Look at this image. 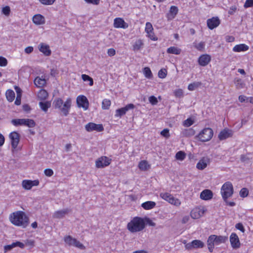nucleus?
I'll return each mask as SVG.
<instances>
[{
    "instance_id": "1",
    "label": "nucleus",
    "mask_w": 253,
    "mask_h": 253,
    "mask_svg": "<svg viewBox=\"0 0 253 253\" xmlns=\"http://www.w3.org/2000/svg\"><path fill=\"white\" fill-rule=\"evenodd\" d=\"M10 220L13 225L23 228H26L29 224V217L22 211L12 213L10 216Z\"/></svg>"
},
{
    "instance_id": "2",
    "label": "nucleus",
    "mask_w": 253,
    "mask_h": 253,
    "mask_svg": "<svg viewBox=\"0 0 253 253\" xmlns=\"http://www.w3.org/2000/svg\"><path fill=\"white\" fill-rule=\"evenodd\" d=\"M145 227L144 219L135 216L133 217L127 224V229L131 233H136L143 230Z\"/></svg>"
},
{
    "instance_id": "3",
    "label": "nucleus",
    "mask_w": 253,
    "mask_h": 253,
    "mask_svg": "<svg viewBox=\"0 0 253 253\" xmlns=\"http://www.w3.org/2000/svg\"><path fill=\"white\" fill-rule=\"evenodd\" d=\"M53 105L55 108L59 109L60 111L65 116H67L69 114V111L71 106V99L70 98L67 99L66 101L63 103L62 99L58 98L53 101Z\"/></svg>"
},
{
    "instance_id": "4",
    "label": "nucleus",
    "mask_w": 253,
    "mask_h": 253,
    "mask_svg": "<svg viewBox=\"0 0 253 253\" xmlns=\"http://www.w3.org/2000/svg\"><path fill=\"white\" fill-rule=\"evenodd\" d=\"M233 187L232 183L227 181L221 187V194L225 202H227V199L232 196L233 194Z\"/></svg>"
},
{
    "instance_id": "5",
    "label": "nucleus",
    "mask_w": 253,
    "mask_h": 253,
    "mask_svg": "<svg viewBox=\"0 0 253 253\" xmlns=\"http://www.w3.org/2000/svg\"><path fill=\"white\" fill-rule=\"evenodd\" d=\"M213 134L212 129L208 127L204 128L196 137L202 142H207L211 139Z\"/></svg>"
},
{
    "instance_id": "6",
    "label": "nucleus",
    "mask_w": 253,
    "mask_h": 253,
    "mask_svg": "<svg viewBox=\"0 0 253 253\" xmlns=\"http://www.w3.org/2000/svg\"><path fill=\"white\" fill-rule=\"evenodd\" d=\"M112 161L111 159L106 156H101L95 161V166L98 169H101L108 166Z\"/></svg>"
},
{
    "instance_id": "7",
    "label": "nucleus",
    "mask_w": 253,
    "mask_h": 253,
    "mask_svg": "<svg viewBox=\"0 0 253 253\" xmlns=\"http://www.w3.org/2000/svg\"><path fill=\"white\" fill-rule=\"evenodd\" d=\"M64 241L70 246H74L81 250H84L85 247L75 238H73L71 236H67L64 238Z\"/></svg>"
},
{
    "instance_id": "8",
    "label": "nucleus",
    "mask_w": 253,
    "mask_h": 253,
    "mask_svg": "<svg viewBox=\"0 0 253 253\" xmlns=\"http://www.w3.org/2000/svg\"><path fill=\"white\" fill-rule=\"evenodd\" d=\"M85 129L88 132H91L95 130L97 132H101L104 130L102 124H96L94 123H89L85 126Z\"/></svg>"
},
{
    "instance_id": "9",
    "label": "nucleus",
    "mask_w": 253,
    "mask_h": 253,
    "mask_svg": "<svg viewBox=\"0 0 253 253\" xmlns=\"http://www.w3.org/2000/svg\"><path fill=\"white\" fill-rule=\"evenodd\" d=\"M205 246L204 243L201 240H194L192 242L187 243L185 245V248L188 250H191L193 249L203 248Z\"/></svg>"
},
{
    "instance_id": "10",
    "label": "nucleus",
    "mask_w": 253,
    "mask_h": 253,
    "mask_svg": "<svg viewBox=\"0 0 253 253\" xmlns=\"http://www.w3.org/2000/svg\"><path fill=\"white\" fill-rule=\"evenodd\" d=\"M77 103L79 107H82L84 110L88 108L89 102L87 98L84 95H79L77 98Z\"/></svg>"
},
{
    "instance_id": "11",
    "label": "nucleus",
    "mask_w": 253,
    "mask_h": 253,
    "mask_svg": "<svg viewBox=\"0 0 253 253\" xmlns=\"http://www.w3.org/2000/svg\"><path fill=\"white\" fill-rule=\"evenodd\" d=\"M9 136L11 139L12 148L16 149L20 141V134L16 131H13L10 133Z\"/></svg>"
},
{
    "instance_id": "12",
    "label": "nucleus",
    "mask_w": 253,
    "mask_h": 253,
    "mask_svg": "<svg viewBox=\"0 0 253 253\" xmlns=\"http://www.w3.org/2000/svg\"><path fill=\"white\" fill-rule=\"evenodd\" d=\"M134 108L135 106L133 104H128L124 107L116 110L115 116L116 117H121L123 115H125L127 111L130 109H133Z\"/></svg>"
},
{
    "instance_id": "13",
    "label": "nucleus",
    "mask_w": 253,
    "mask_h": 253,
    "mask_svg": "<svg viewBox=\"0 0 253 253\" xmlns=\"http://www.w3.org/2000/svg\"><path fill=\"white\" fill-rule=\"evenodd\" d=\"M230 242L232 247L234 249L240 247V242L238 235L235 233H232L230 236Z\"/></svg>"
},
{
    "instance_id": "14",
    "label": "nucleus",
    "mask_w": 253,
    "mask_h": 253,
    "mask_svg": "<svg viewBox=\"0 0 253 253\" xmlns=\"http://www.w3.org/2000/svg\"><path fill=\"white\" fill-rule=\"evenodd\" d=\"M233 134V131L231 129L225 128L220 132L218 137L220 140H223L232 137Z\"/></svg>"
},
{
    "instance_id": "15",
    "label": "nucleus",
    "mask_w": 253,
    "mask_h": 253,
    "mask_svg": "<svg viewBox=\"0 0 253 253\" xmlns=\"http://www.w3.org/2000/svg\"><path fill=\"white\" fill-rule=\"evenodd\" d=\"M39 184L38 180H24L22 182V185L24 189L26 190H30L33 186H38Z\"/></svg>"
},
{
    "instance_id": "16",
    "label": "nucleus",
    "mask_w": 253,
    "mask_h": 253,
    "mask_svg": "<svg viewBox=\"0 0 253 253\" xmlns=\"http://www.w3.org/2000/svg\"><path fill=\"white\" fill-rule=\"evenodd\" d=\"M211 61V56L207 54L201 55L198 58V62L199 64L205 67L209 64Z\"/></svg>"
},
{
    "instance_id": "17",
    "label": "nucleus",
    "mask_w": 253,
    "mask_h": 253,
    "mask_svg": "<svg viewBox=\"0 0 253 253\" xmlns=\"http://www.w3.org/2000/svg\"><path fill=\"white\" fill-rule=\"evenodd\" d=\"M72 210L69 208H66L62 210L56 211L53 214V217L54 218L61 219L65 217L68 213L71 212Z\"/></svg>"
},
{
    "instance_id": "18",
    "label": "nucleus",
    "mask_w": 253,
    "mask_h": 253,
    "mask_svg": "<svg viewBox=\"0 0 253 253\" xmlns=\"http://www.w3.org/2000/svg\"><path fill=\"white\" fill-rule=\"evenodd\" d=\"M220 23V21L218 17H213L207 20V26L211 30L217 27Z\"/></svg>"
},
{
    "instance_id": "19",
    "label": "nucleus",
    "mask_w": 253,
    "mask_h": 253,
    "mask_svg": "<svg viewBox=\"0 0 253 253\" xmlns=\"http://www.w3.org/2000/svg\"><path fill=\"white\" fill-rule=\"evenodd\" d=\"M114 26L116 28L126 29L128 25L123 18H116L114 21Z\"/></svg>"
},
{
    "instance_id": "20",
    "label": "nucleus",
    "mask_w": 253,
    "mask_h": 253,
    "mask_svg": "<svg viewBox=\"0 0 253 253\" xmlns=\"http://www.w3.org/2000/svg\"><path fill=\"white\" fill-rule=\"evenodd\" d=\"M39 49L45 56H49L51 55V51L49 48V46L47 44L44 43H41L39 45Z\"/></svg>"
},
{
    "instance_id": "21",
    "label": "nucleus",
    "mask_w": 253,
    "mask_h": 253,
    "mask_svg": "<svg viewBox=\"0 0 253 253\" xmlns=\"http://www.w3.org/2000/svg\"><path fill=\"white\" fill-rule=\"evenodd\" d=\"M213 196L212 192L209 189L203 190L200 194V198L204 200H209L212 199Z\"/></svg>"
},
{
    "instance_id": "22",
    "label": "nucleus",
    "mask_w": 253,
    "mask_h": 253,
    "mask_svg": "<svg viewBox=\"0 0 253 253\" xmlns=\"http://www.w3.org/2000/svg\"><path fill=\"white\" fill-rule=\"evenodd\" d=\"M215 245V238L213 235H210L207 240V245L209 252H213L214 245Z\"/></svg>"
},
{
    "instance_id": "23",
    "label": "nucleus",
    "mask_w": 253,
    "mask_h": 253,
    "mask_svg": "<svg viewBox=\"0 0 253 253\" xmlns=\"http://www.w3.org/2000/svg\"><path fill=\"white\" fill-rule=\"evenodd\" d=\"M33 21L36 25H42L45 23V19L42 15L38 14L33 16Z\"/></svg>"
},
{
    "instance_id": "24",
    "label": "nucleus",
    "mask_w": 253,
    "mask_h": 253,
    "mask_svg": "<svg viewBox=\"0 0 253 253\" xmlns=\"http://www.w3.org/2000/svg\"><path fill=\"white\" fill-rule=\"evenodd\" d=\"M249 48V47L247 45L242 43L236 45L233 48V51L236 52H239L247 51Z\"/></svg>"
},
{
    "instance_id": "25",
    "label": "nucleus",
    "mask_w": 253,
    "mask_h": 253,
    "mask_svg": "<svg viewBox=\"0 0 253 253\" xmlns=\"http://www.w3.org/2000/svg\"><path fill=\"white\" fill-rule=\"evenodd\" d=\"M209 162V159L208 158H204L197 163L196 167L199 169L203 170L207 167Z\"/></svg>"
},
{
    "instance_id": "26",
    "label": "nucleus",
    "mask_w": 253,
    "mask_h": 253,
    "mask_svg": "<svg viewBox=\"0 0 253 253\" xmlns=\"http://www.w3.org/2000/svg\"><path fill=\"white\" fill-rule=\"evenodd\" d=\"M144 43L142 40L138 39L135 41L132 45V50L134 52L137 51L143 47Z\"/></svg>"
},
{
    "instance_id": "27",
    "label": "nucleus",
    "mask_w": 253,
    "mask_h": 253,
    "mask_svg": "<svg viewBox=\"0 0 253 253\" xmlns=\"http://www.w3.org/2000/svg\"><path fill=\"white\" fill-rule=\"evenodd\" d=\"M215 238V245H218L224 243L228 241V237L226 236H217L213 235Z\"/></svg>"
},
{
    "instance_id": "28",
    "label": "nucleus",
    "mask_w": 253,
    "mask_h": 253,
    "mask_svg": "<svg viewBox=\"0 0 253 253\" xmlns=\"http://www.w3.org/2000/svg\"><path fill=\"white\" fill-rule=\"evenodd\" d=\"M156 203L153 201H147L141 204V207L145 210H148L154 208Z\"/></svg>"
},
{
    "instance_id": "29",
    "label": "nucleus",
    "mask_w": 253,
    "mask_h": 253,
    "mask_svg": "<svg viewBox=\"0 0 253 253\" xmlns=\"http://www.w3.org/2000/svg\"><path fill=\"white\" fill-rule=\"evenodd\" d=\"M39 106L41 109L46 112L47 111L49 108L51 106L50 101H41L39 102Z\"/></svg>"
},
{
    "instance_id": "30",
    "label": "nucleus",
    "mask_w": 253,
    "mask_h": 253,
    "mask_svg": "<svg viewBox=\"0 0 253 253\" xmlns=\"http://www.w3.org/2000/svg\"><path fill=\"white\" fill-rule=\"evenodd\" d=\"M181 51V49L178 48L176 46H170L169 47L167 50V52L169 54H173L175 55H179L180 54Z\"/></svg>"
},
{
    "instance_id": "31",
    "label": "nucleus",
    "mask_w": 253,
    "mask_h": 253,
    "mask_svg": "<svg viewBox=\"0 0 253 253\" xmlns=\"http://www.w3.org/2000/svg\"><path fill=\"white\" fill-rule=\"evenodd\" d=\"M35 84L38 87H42L46 84L45 79H42L40 77H37L34 80Z\"/></svg>"
},
{
    "instance_id": "32",
    "label": "nucleus",
    "mask_w": 253,
    "mask_h": 253,
    "mask_svg": "<svg viewBox=\"0 0 253 253\" xmlns=\"http://www.w3.org/2000/svg\"><path fill=\"white\" fill-rule=\"evenodd\" d=\"M5 95L9 102H12L15 98V93L11 89H8L5 93Z\"/></svg>"
},
{
    "instance_id": "33",
    "label": "nucleus",
    "mask_w": 253,
    "mask_h": 253,
    "mask_svg": "<svg viewBox=\"0 0 253 253\" xmlns=\"http://www.w3.org/2000/svg\"><path fill=\"white\" fill-rule=\"evenodd\" d=\"M36 125V122L34 120L30 119H24L23 126L31 128L35 127Z\"/></svg>"
},
{
    "instance_id": "34",
    "label": "nucleus",
    "mask_w": 253,
    "mask_h": 253,
    "mask_svg": "<svg viewBox=\"0 0 253 253\" xmlns=\"http://www.w3.org/2000/svg\"><path fill=\"white\" fill-rule=\"evenodd\" d=\"M47 92L43 89H42L38 93V98L41 100H44L48 97Z\"/></svg>"
},
{
    "instance_id": "35",
    "label": "nucleus",
    "mask_w": 253,
    "mask_h": 253,
    "mask_svg": "<svg viewBox=\"0 0 253 253\" xmlns=\"http://www.w3.org/2000/svg\"><path fill=\"white\" fill-rule=\"evenodd\" d=\"M178 11V9L177 6H171L169 10V18L172 19L175 17L177 15Z\"/></svg>"
},
{
    "instance_id": "36",
    "label": "nucleus",
    "mask_w": 253,
    "mask_h": 253,
    "mask_svg": "<svg viewBox=\"0 0 253 253\" xmlns=\"http://www.w3.org/2000/svg\"><path fill=\"white\" fill-rule=\"evenodd\" d=\"M195 133V131L192 128L185 129L182 131V135L185 137H190L194 135Z\"/></svg>"
},
{
    "instance_id": "37",
    "label": "nucleus",
    "mask_w": 253,
    "mask_h": 253,
    "mask_svg": "<svg viewBox=\"0 0 253 253\" xmlns=\"http://www.w3.org/2000/svg\"><path fill=\"white\" fill-rule=\"evenodd\" d=\"M191 217L193 219H198L201 216L200 210L195 209L191 211L190 212Z\"/></svg>"
},
{
    "instance_id": "38",
    "label": "nucleus",
    "mask_w": 253,
    "mask_h": 253,
    "mask_svg": "<svg viewBox=\"0 0 253 253\" xmlns=\"http://www.w3.org/2000/svg\"><path fill=\"white\" fill-rule=\"evenodd\" d=\"M24 119H12L11 121V124L15 126H23Z\"/></svg>"
},
{
    "instance_id": "39",
    "label": "nucleus",
    "mask_w": 253,
    "mask_h": 253,
    "mask_svg": "<svg viewBox=\"0 0 253 253\" xmlns=\"http://www.w3.org/2000/svg\"><path fill=\"white\" fill-rule=\"evenodd\" d=\"M186 157V154L184 152L182 151H179L176 153L175 158L176 159L180 161L183 160Z\"/></svg>"
},
{
    "instance_id": "40",
    "label": "nucleus",
    "mask_w": 253,
    "mask_h": 253,
    "mask_svg": "<svg viewBox=\"0 0 253 253\" xmlns=\"http://www.w3.org/2000/svg\"><path fill=\"white\" fill-rule=\"evenodd\" d=\"M145 77L148 79H151L153 77L152 72L149 67H145L143 69Z\"/></svg>"
},
{
    "instance_id": "41",
    "label": "nucleus",
    "mask_w": 253,
    "mask_h": 253,
    "mask_svg": "<svg viewBox=\"0 0 253 253\" xmlns=\"http://www.w3.org/2000/svg\"><path fill=\"white\" fill-rule=\"evenodd\" d=\"M138 167L141 170H146L149 168V166L147 161H142L139 163Z\"/></svg>"
},
{
    "instance_id": "42",
    "label": "nucleus",
    "mask_w": 253,
    "mask_h": 253,
    "mask_svg": "<svg viewBox=\"0 0 253 253\" xmlns=\"http://www.w3.org/2000/svg\"><path fill=\"white\" fill-rule=\"evenodd\" d=\"M111 105V101L109 99H104L102 102V108L104 110L108 109Z\"/></svg>"
},
{
    "instance_id": "43",
    "label": "nucleus",
    "mask_w": 253,
    "mask_h": 253,
    "mask_svg": "<svg viewBox=\"0 0 253 253\" xmlns=\"http://www.w3.org/2000/svg\"><path fill=\"white\" fill-rule=\"evenodd\" d=\"M236 86L237 88H243L245 85L244 81L241 79H238L235 81Z\"/></svg>"
},
{
    "instance_id": "44",
    "label": "nucleus",
    "mask_w": 253,
    "mask_h": 253,
    "mask_svg": "<svg viewBox=\"0 0 253 253\" xmlns=\"http://www.w3.org/2000/svg\"><path fill=\"white\" fill-rule=\"evenodd\" d=\"M82 79L84 82L89 81V84L90 85H92L93 84V79L88 75H87L85 74H83L82 75Z\"/></svg>"
},
{
    "instance_id": "45",
    "label": "nucleus",
    "mask_w": 253,
    "mask_h": 253,
    "mask_svg": "<svg viewBox=\"0 0 253 253\" xmlns=\"http://www.w3.org/2000/svg\"><path fill=\"white\" fill-rule=\"evenodd\" d=\"M195 48L200 51H203L205 47V42H201L200 43L196 44L195 43L194 45Z\"/></svg>"
},
{
    "instance_id": "46",
    "label": "nucleus",
    "mask_w": 253,
    "mask_h": 253,
    "mask_svg": "<svg viewBox=\"0 0 253 253\" xmlns=\"http://www.w3.org/2000/svg\"><path fill=\"white\" fill-rule=\"evenodd\" d=\"M11 12L10 8L9 6H5L2 8L1 13L6 16H8Z\"/></svg>"
},
{
    "instance_id": "47",
    "label": "nucleus",
    "mask_w": 253,
    "mask_h": 253,
    "mask_svg": "<svg viewBox=\"0 0 253 253\" xmlns=\"http://www.w3.org/2000/svg\"><path fill=\"white\" fill-rule=\"evenodd\" d=\"M168 202L176 206H178L181 204L179 200L174 198L172 196L171 197L170 199H169Z\"/></svg>"
},
{
    "instance_id": "48",
    "label": "nucleus",
    "mask_w": 253,
    "mask_h": 253,
    "mask_svg": "<svg viewBox=\"0 0 253 253\" xmlns=\"http://www.w3.org/2000/svg\"><path fill=\"white\" fill-rule=\"evenodd\" d=\"M200 84L201 83L199 82H194L188 85V89L190 91H193L198 87Z\"/></svg>"
},
{
    "instance_id": "49",
    "label": "nucleus",
    "mask_w": 253,
    "mask_h": 253,
    "mask_svg": "<svg viewBox=\"0 0 253 253\" xmlns=\"http://www.w3.org/2000/svg\"><path fill=\"white\" fill-rule=\"evenodd\" d=\"M145 31L146 32V33L151 34L152 33V31H153V28L151 23L147 22L146 23Z\"/></svg>"
},
{
    "instance_id": "50",
    "label": "nucleus",
    "mask_w": 253,
    "mask_h": 253,
    "mask_svg": "<svg viewBox=\"0 0 253 253\" xmlns=\"http://www.w3.org/2000/svg\"><path fill=\"white\" fill-rule=\"evenodd\" d=\"M167 75V71L165 69H162L158 72V77L161 79H164L166 78Z\"/></svg>"
},
{
    "instance_id": "51",
    "label": "nucleus",
    "mask_w": 253,
    "mask_h": 253,
    "mask_svg": "<svg viewBox=\"0 0 253 253\" xmlns=\"http://www.w3.org/2000/svg\"><path fill=\"white\" fill-rule=\"evenodd\" d=\"M194 123V121L191 118L187 119L183 122V126L186 127H189Z\"/></svg>"
},
{
    "instance_id": "52",
    "label": "nucleus",
    "mask_w": 253,
    "mask_h": 253,
    "mask_svg": "<svg viewBox=\"0 0 253 253\" xmlns=\"http://www.w3.org/2000/svg\"><path fill=\"white\" fill-rule=\"evenodd\" d=\"M249 191L246 188H243L240 192V195L242 197H246L248 195Z\"/></svg>"
},
{
    "instance_id": "53",
    "label": "nucleus",
    "mask_w": 253,
    "mask_h": 253,
    "mask_svg": "<svg viewBox=\"0 0 253 253\" xmlns=\"http://www.w3.org/2000/svg\"><path fill=\"white\" fill-rule=\"evenodd\" d=\"M172 195L168 193H161L160 194V197L163 199L164 200L169 201V199H170Z\"/></svg>"
},
{
    "instance_id": "54",
    "label": "nucleus",
    "mask_w": 253,
    "mask_h": 253,
    "mask_svg": "<svg viewBox=\"0 0 253 253\" xmlns=\"http://www.w3.org/2000/svg\"><path fill=\"white\" fill-rule=\"evenodd\" d=\"M7 64V59L2 56H0V66L5 67Z\"/></svg>"
},
{
    "instance_id": "55",
    "label": "nucleus",
    "mask_w": 253,
    "mask_h": 253,
    "mask_svg": "<svg viewBox=\"0 0 253 253\" xmlns=\"http://www.w3.org/2000/svg\"><path fill=\"white\" fill-rule=\"evenodd\" d=\"M149 101L152 105H156L158 103L157 98L154 95H152L149 97Z\"/></svg>"
},
{
    "instance_id": "56",
    "label": "nucleus",
    "mask_w": 253,
    "mask_h": 253,
    "mask_svg": "<svg viewBox=\"0 0 253 253\" xmlns=\"http://www.w3.org/2000/svg\"><path fill=\"white\" fill-rule=\"evenodd\" d=\"M244 7L246 8L253 7V0H246Z\"/></svg>"
},
{
    "instance_id": "57",
    "label": "nucleus",
    "mask_w": 253,
    "mask_h": 253,
    "mask_svg": "<svg viewBox=\"0 0 253 253\" xmlns=\"http://www.w3.org/2000/svg\"><path fill=\"white\" fill-rule=\"evenodd\" d=\"M161 134L166 138L169 137V129L168 128H165L161 132Z\"/></svg>"
},
{
    "instance_id": "58",
    "label": "nucleus",
    "mask_w": 253,
    "mask_h": 253,
    "mask_svg": "<svg viewBox=\"0 0 253 253\" xmlns=\"http://www.w3.org/2000/svg\"><path fill=\"white\" fill-rule=\"evenodd\" d=\"M174 95L177 97H181L183 95V92L181 89H178L174 91Z\"/></svg>"
},
{
    "instance_id": "59",
    "label": "nucleus",
    "mask_w": 253,
    "mask_h": 253,
    "mask_svg": "<svg viewBox=\"0 0 253 253\" xmlns=\"http://www.w3.org/2000/svg\"><path fill=\"white\" fill-rule=\"evenodd\" d=\"M235 227L243 233H244L245 231V228L242 223H237L235 225Z\"/></svg>"
},
{
    "instance_id": "60",
    "label": "nucleus",
    "mask_w": 253,
    "mask_h": 253,
    "mask_svg": "<svg viewBox=\"0 0 253 253\" xmlns=\"http://www.w3.org/2000/svg\"><path fill=\"white\" fill-rule=\"evenodd\" d=\"M15 248L14 245L13 243L11 245H7L4 246V253L7 252V251H11L13 248Z\"/></svg>"
},
{
    "instance_id": "61",
    "label": "nucleus",
    "mask_w": 253,
    "mask_h": 253,
    "mask_svg": "<svg viewBox=\"0 0 253 253\" xmlns=\"http://www.w3.org/2000/svg\"><path fill=\"white\" fill-rule=\"evenodd\" d=\"M44 173L47 176H51L53 174V170L50 169H44Z\"/></svg>"
},
{
    "instance_id": "62",
    "label": "nucleus",
    "mask_w": 253,
    "mask_h": 253,
    "mask_svg": "<svg viewBox=\"0 0 253 253\" xmlns=\"http://www.w3.org/2000/svg\"><path fill=\"white\" fill-rule=\"evenodd\" d=\"M250 158L247 155H241L240 160L242 162L247 163Z\"/></svg>"
},
{
    "instance_id": "63",
    "label": "nucleus",
    "mask_w": 253,
    "mask_h": 253,
    "mask_svg": "<svg viewBox=\"0 0 253 253\" xmlns=\"http://www.w3.org/2000/svg\"><path fill=\"white\" fill-rule=\"evenodd\" d=\"M144 219V220L145 222L149 224L150 226H155L156 223L154 222L152 220H151L149 218L145 217Z\"/></svg>"
},
{
    "instance_id": "64",
    "label": "nucleus",
    "mask_w": 253,
    "mask_h": 253,
    "mask_svg": "<svg viewBox=\"0 0 253 253\" xmlns=\"http://www.w3.org/2000/svg\"><path fill=\"white\" fill-rule=\"evenodd\" d=\"M41 2L45 5H51L54 2L55 0H40Z\"/></svg>"
}]
</instances>
